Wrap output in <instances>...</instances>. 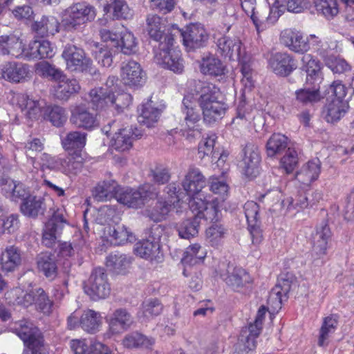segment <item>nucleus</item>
Wrapping results in <instances>:
<instances>
[{"instance_id":"29","label":"nucleus","mask_w":354,"mask_h":354,"mask_svg":"<svg viewBox=\"0 0 354 354\" xmlns=\"http://www.w3.org/2000/svg\"><path fill=\"white\" fill-rule=\"evenodd\" d=\"M182 111L185 115L184 122L181 124L183 129L192 131L194 133L198 132V122L201 119L200 114L192 107L189 96L184 97Z\"/></svg>"},{"instance_id":"7","label":"nucleus","mask_w":354,"mask_h":354,"mask_svg":"<svg viewBox=\"0 0 354 354\" xmlns=\"http://www.w3.org/2000/svg\"><path fill=\"white\" fill-rule=\"evenodd\" d=\"M85 292L93 300H98L107 297L111 292L107 274L104 268H95L85 286Z\"/></svg>"},{"instance_id":"62","label":"nucleus","mask_w":354,"mask_h":354,"mask_svg":"<svg viewBox=\"0 0 354 354\" xmlns=\"http://www.w3.org/2000/svg\"><path fill=\"white\" fill-rule=\"evenodd\" d=\"M162 304L158 299H149L142 304V317L147 320L153 319L159 315L162 310Z\"/></svg>"},{"instance_id":"6","label":"nucleus","mask_w":354,"mask_h":354,"mask_svg":"<svg viewBox=\"0 0 354 354\" xmlns=\"http://www.w3.org/2000/svg\"><path fill=\"white\" fill-rule=\"evenodd\" d=\"M161 231L159 225H154L150 228L147 238L135 245L136 254L151 261H161L163 257L160 245Z\"/></svg>"},{"instance_id":"59","label":"nucleus","mask_w":354,"mask_h":354,"mask_svg":"<svg viewBox=\"0 0 354 354\" xmlns=\"http://www.w3.org/2000/svg\"><path fill=\"white\" fill-rule=\"evenodd\" d=\"M37 72L44 77L57 82L64 77V73L62 70L50 64L48 62L43 61L37 65Z\"/></svg>"},{"instance_id":"13","label":"nucleus","mask_w":354,"mask_h":354,"mask_svg":"<svg viewBox=\"0 0 354 354\" xmlns=\"http://www.w3.org/2000/svg\"><path fill=\"white\" fill-rule=\"evenodd\" d=\"M281 41L295 53H304L310 49L308 39L304 38L302 33L296 30H284L281 33Z\"/></svg>"},{"instance_id":"1","label":"nucleus","mask_w":354,"mask_h":354,"mask_svg":"<svg viewBox=\"0 0 354 354\" xmlns=\"http://www.w3.org/2000/svg\"><path fill=\"white\" fill-rule=\"evenodd\" d=\"M96 17L94 6L86 2L73 3L62 12L61 25L67 32L79 30L83 25L91 22Z\"/></svg>"},{"instance_id":"53","label":"nucleus","mask_w":354,"mask_h":354,"mask_svg":"<svg viewBox=\"0 0 354 354\" xmlns=\"http://www.w3.org/2000/svg\"><path fill=\"white\" fill-rule=\"evenodd\" d=\"M92 55L104 67H109L113 62L111 50L104 45L97 42L92 44Z\"/></svg>"},{"instance_id":"44","label":"nucleus","mask_w":354,"mask_h":354,"mask_svg":"<svg viewBox=\"0 0 354 354\" xmlns=\"http://www.w3.org/2000/svg\"><path fill=\"white\" fill-rule=\"evenodd\" d=\"M153 344V339L148 338L138 332L127 334L122 339V345L130 349L140 347L149 348Z\"/></svg>"},{"instance_id":"64","label":"nucleus","mask_w":354,"mask_h":354,"mask_svg":"<svg viewBox=\"0 0 354 354\" xmlns=\"http://www.w3.org/2000/svg\"><path fill=\"white\" fill-rule=\"evenodd\" d=\"M45 115L46 118L55 127L63 125L67 119L65 110L59 106L48 107Z\"/></svg>"},{"instance_id":"51","label":"nucleus","mask_w":354,"mask_h":354,"mask_svg":"<svg viewBox=\"0 0 354 354\" xmlns=\"http://www.w3.org/2000/svg\"><path fill=\"white\" fill-rule=\"evenodd\" d=\"M1 189L6 197L10 198L12 201H16L18 199L24 201L28 196V192L24 185L20 183H16L13 180H6Z\"/></svg>"},{"instance_id":"11","label":"nucleus","mask_w":354,"mask_h":354,"mask_svg":"<svg viewBox=\"0 0 354 354\" xmlns=\"http://www.w3.org/2000/svg\"><path fill=\"white\" fill-rule=\"evenodd\" d=\"M181 185L188 196H195L205 187L206 179L198 168L189 167Z\"/></svg>"},{"instance_id":"5","label":"nucleus","mask_w":354,"mask_h":354,"mask_svg":"<svg viewBox=\"0 0 354 354\" xmlns=\"http://www.w3.org/2000/svg\"><path fill=\"white\" fill-rule=\"evenodd\" d=\"M66 68L71 71L88 73L92 76L97 73L93 67L92 60L86 56L84 50L71 44H67L62 54Z\"/></svg>"},{"instance_id":"37","label":"nucleus","mask_w":354,"mask_h":354,"mask_svg":"<svg viewBox=\"0 0 354 354\" xmlns=\"http://www.w3.org/2000/svg\"><path fill=\"white\" fill-rule=\"evenodd\" d=\"M22 262L21 250L15 246H10L6 249L1 256V267L6 272L14 271Z\"/></svg>"},{"instance_id":"45","label":"nucleus","mask_w":354,"mask_h":354,"mask_svg":"<svg viewBox=\"0 0 354 354\" xmlns=\"http://www.w3.org/2000/svg\"><path fill=\"white\" fill-rule=\"evenodd\" d=\"M199 104L213 102L221 100V93L218 87L209 82H203L198 91Z\"/></svg>"},{"instance_id":"24","label":"nucleus","mask_w":354,"mask_h":354,"mask_svg":"<svg viewBox=\"0 0 354 354\" xmlns=\"http://www.w3.org/2000/svg\"><path fill=\"white\" fill-rule=\"evenodd\" d=\"M70 120L76 127L85 129H91L97 124L95 115L84 106H75Z\"/></svg>"},{"instance_id":"50","label":"nucleus","mask_w":354,"mask_h":354,"mask_svg":"<svg viewBox=\"0 0 354 354\" xmlns=\"http://www.w3.org/2000/svg\"><path fill=\"white\" fill-rule=\"evenodd\" d=\"M172 200L159 198L154 207L149 211V216L156 222L165 219L169 212L174 207Z\"/></svg>"},{"instance_id":"33","label":"nucleus","mask_w":354,"mask_h":354,"mask_svg":"<svg viewBox=\"0 0 354 354\" xmlns=\"http://www.w3.org/2000/svg\"><path fill=\"white\" fill-rule=\"evenodd\" d=\"M37 265L39 272L46 277L53 279L57 274L55 257L49 252H42L37 257Z\"/></svg>"},{"instance_id":"55","label":"nucleus","mask_w":354,"mask_h":354,"mask_svg":"<svg viewBox=\"0 0 354 354\" xmlns=\"http://www.w3.org/2000/svg\"><path fill=\"white\" fill-rule=\"evenodd\" d=\"M217 136L215 133L207 134L203 138L198 145V155L201 158L212 156L216 158L218 153L214 150Z\"/></svg>"},{"instance_id":"25","label":"nucleus","mask_w":354,"mask_h":354,"mask_svg":"<svg viewBox=\"0 0 354 354\" xmlns=\"http://www.w3.org/2000/svg\"><path fill=\"white\" fill-rule=\"evenodd\" d=\"M20 209L25 216L37 218L44 215L46 209L45 200L40 196H28L23 201Z\"/></svg>"},{"instance_id":"63","label":"nucleus","mask_w":354,"mask_h":354,"mask_svg":"<svg viewBox=\"0 0 354 354\" xmlns=\"http://www.w3.org/2000/svg\"><path fill=\"white\" fill-rule=\"evenodd\" d=\"M243 209L248 226L261 223L260 207L257 203L252 201L246 202Z\"/></svg>"},{"instance_id":"54","label":"nucleus","mask_w":354,"mask_h":354,"mask_svg":"<svg viewBox=\"0 0 354 354\" xmlns=\"http://www.w3.org/2000/svg\"><path fill=\"white\" fill-rule=\"evenodd\" d=\"M269 6L264 3L263 5L256 6V10H253L250 15L253 24H254L258 32L263 30L266 27L268 21Z\"/></svg>"},{"instance_id":"35","label":"nucleus","mask_w":354,"mask_h":354,"mask_svg":"<svg viewBox=\"0 0 354 354\" xmlns=\"http://www.w3.org/2000/svg\"><path fill=\"white\" fill-rule=\"evenodd\" d=\"M79 323L84 330L93 334L99 331L102 323V317L100 313L88 309L82 314Z\"/></svg>"},{"instance_id":"31","label":"nucleus","mask_w":354,"mask_h":354,"mask_svg":"<svg viewBox=\"0 0 354 354\" xmlns=\"http://www.w3.org/2000/svg\"><path fill=\"white\" fill-rule=\"evenodd\" d=\"M132 263V258L124 254L111 253L106 257V266L113 272L118 274H125Z\"/></svg>"},{"instance_id":"43","label":"nucleus","mask_w":354,"mask_h":354,"mask_svg":"<svg viewBox=\"0 0 354 354\" xmlns=\"http://www.w3.org/2000/svg\"><path fill=\"white\" fill-rule=\"evenodd\" d=\"M199 227L200 221L194 215L192 218L180 222L177 225V231L180 238L189 239L198 235Z\"/></svg>"},{"instance_id":"26","label":"nucleus","mask_w":354,"mask_h":354,"mask_svg":"<svg viewBox=\"0 0 354 354\" xmlns=\"http://www.w3.org/2000/svg\"><path fill=\"white\" fill-rule=\"evenodd\" d=\"M59 22L53 16H44L40 20L32 24V30L39 37H45L50 35H54L59 32Z\"/></svg>"},{"instance_id":"49","label":"nucleus","mask_w":354,"mask_h":354,"mask_svg":"<svg viewBox=\"0 0 354 354\" xmlns=\"http://www.w3.org/2000/svg\"><path fill=\"white\" fill-rule=\"evenodd\" d=\"M329 100V99H328ZM348 104L346 101L330 100L327 105L326 119L328 122H336L344 115Z\"/></svg>"},{"instance_id":"30","label":"nucleus","mask_w":354,"mask_h":354,"mask_svg":"<svg viewBox=\"0 0 354 354\" xmlns=\"http://www.w3.org/2000/svg\"><path fill=\"white\" fill-rule=\"evenodd\" d=\"M204 122L212 124L220 120L225 114L227 105L221 100L200 104Z\"/></svg>"},{"instance_id":"34","label":"nucleus","mask_w":354,"mask_h":354,"mask_svg":"<svg viewBox=\"0 0 354 354\" xmlns=\"http://www.w3.org/2000/svg\"><path fill=\"white\" fill-rule=\"evenodd\" d=\"M241 42L239 38L223 36L217 40V46L222 55L229 59L239 57L241 53Z\"/></svg>"},{"instance_id":"12","label":"nucleus","mask_w":354,"mask_h":354,"mask_svg":"<svg viewBox=\"0 0 354 354\" xmlns=\"http://www.w3.org/2000/svg\"><path fill=\"white\" fill-rule=\"evenodd\" d=\"M29 66L21 62H8L0 68V77L18 83L29 77Z\"/></svg>"},{"instance_id":"40","label":"nucleus","mask_w":354,"mask_h":354,"mask_svg":"<svg viewBox=\"0 0 354 354\" xmlns=\"http://www.w3.org/2000/svg\"><path fill=\"white\" fill-rule=\"evenodd\" d=\"M288 138L281 133H274L268 139L266 143V153L268 156L274 157L281 154L289 147Z\"/></svg>"},{"instance_id":"22","label":"nucleus","mask_w":354,"mask_h":354,"mask_svg":"<svg viewBox=\"0 0 354 354\" xmlns=\"http://www.w3.org/2000/svg\"><path fill=\"white\" fill-rule=\"evenodd\" d=\"M80 86L76 79H70L64 74L54 86V95L60 100H68L72 95L77 93Z\"/></svg>"},{"instance_id":"36","label":"nucleus","mask_w":354,"mask_h":354,"mask_svg":"<svg viewBox=\"0 0 354 354\" xmlns=\"http://www.w3.org/2000/svg\"><path fill=\"white\" fill-rule=\"evenodd\" d=\"M104 10L106 12H111L114 19H129L134 14L124 0H110Z\"/></svg>"},{"instance_id":"27","label":"nucleus","mask_w":354,"mask_h":354,"mask_svg":"<svg viewBox=\"0 0 354 354\" xmlns=\"http://www.w3.org/2000/svg\"><path fill=\"white\" fill-rule=\"evenodd\" d=\"M320 172L321 161L319 158H314L303 165L297 172L296 178L304 185H309L318 178Z\"/></svg>"},{"instance_id":"21","label":"nucleus","mask_w":354,"mask_h":354,"mask_svg":"<svg viewBox=\"0 0 354 354\" xmlns=\"http://www.w3.org/2000/svg\"><path fill=\"white\" fill-rule=\"evenodd\" d=\"M12 103L16 104L25 112L30 119H36L40 114L41 106L39 101L29 98L24 93H15L11 99Z\"/></svg>"},{"instance_id":"20","label":"nucleus","mask_w":354,"mask_h":354,"mask_svg":"<svg viewBox=\"0 0 354 354\" xmlns=\"http://www.w3.org/2000/svg\"><path fill=\"white\" fill-rule=\"evenodd\" d=\"M141 136V132L137 129L136 131L132 129H122L114 134L111 140V145L116 151H126L131 148L133 138H139Z\"/></svg>"},{"instance_id":"47","label":"nucleus","mask_w":354,"mask_h":354,"mask_svg":"<svg viewBox=\"0 0 354 354\" xmlns=\"http://www.w3.org/2000/svg\"><path fill=\"white\" fill-rule=\"evenodd\" d=\"M33 304L35 305L37 310L46 315H50L52 313L53 301L43 288H33Z\"/></svg>"},{"instance_id":"32","label":"nucleus","mask_w":354,"mask_h":354,"mask_svg":"<svg viewBox=\"0 0 354 354\" xmlns=\"http://www.w3.org/2000/svg\"><path fill=\"white\" fill-rule=\"evenodd\" d=\"M147 30L149 35L154 41H165V37L171 35L165 32V26L162 23V19L156 15H148L146 19Z\"/></svg>"},{"instance_id":"19","label":"nucleus","mask_w":354,"mask_h":354,"mask_svg":"<svg viewBox=\"0 0 354 354\" xmlns=\"http://www.w3.org/2000/svg\"><path fill=\"white\" fill-rule=\"evenodd\" d=\"M12 329L24 342V345L37 341L40 342L44 340L39 328L30 321L21 320L17 322Z\"/></svg>"},{"instance_id":"48","label":"nucleus","mask_w":354,"mask_h":354,"mask_svg":"<svg viewBox=\"0 0 354 354\" xmlns=\"http://www.w3.org/2000/svg\"><path fill=\"white\" fill-rule=\"evenodd\" d=\"M337 318L335 315L328 316L324 318L322 324L318 338V345L324 346L328 344L330 335L335 333L337 326Z\"/></svg>"},{"instance_id":"52","label":"nucleus","mask_w":354,"mask_h":354,"mask_svg":"<svg viewBox=\"0 0 354 354\" xmlns=\"http://www.w3.org/2000/svg\"><path fill=\"white\" fill-rule=\"evenodd\" d=\"M85 133L72 131L62 139V145L65 150L82 149L86 144Z\"/></svg>"},{"instance_id":"57","label":"nucleus","mask_w":354,"mask_h":354,"mask_svg":"<svg viewBox=\"0 0 354 354\" xmlns=\"http://www.w3.org/2000/svg\"><path fill=\"white\" fill-rule=\"evenodd\" d=\"M119 44L121 52L124 55H131L137 51L136 38L129 31H124L119 35Z\"/></svg>"},{"instance_id":"17","label":"nucleus","mask_w":354,"mask_h":354,"mask_svg":"<svg viewBox=\"0 0 354 354\" xmlns=\"http://www.w3.org/2000/svg\"><path fill=\"white\" fill-rule=\"evenodd\" d=\"M121 77L124 84L130 86H140L145 82V73L139 63L129 61L121 68Z\"/></svg>"},{"instance_id":"38","label":"nucleus","mask_w":354,"mask_h":354,"mask_svg":"<svg viewBox=\"0 0 354 354\" xmlns=\"http://www.w3.org/2000/svg\"><path fill=\"white\" fill-rule=\"evenodd\" d=\"M228 274L225 278L226 283L234 290L238 291L241 288L251 281L250 277L241 268L228 266Z\"/></svg>"},{"instance_id":"61","label":"nucleus","mask_w":354,"mask_h":354,"mask_svg":"<svg viewBox=\"0 0 354 354\" xmlns=\"http://www.w3.org/2000/svg\"><path fill=\"white\" fill-rule=\"evenodd\" d=\"M297 151L292 147H288L280 160V166L286 174L292 173L298 165Z\"/></svg>"},{"instance_id":"2","label":"nucleus","mask_w":354,"mask_h":354,"mask_svg":"<svg viewBox=\"0 0 354 354\" xmlns=\"http://www.w3.org/2000/svg\"><path fill=\"white\" fill-rule=\"evenodd\" d=\"M91 102L96 109L111 107L118 113L127 107L131 102L132 97L127 93H119L116 96L107 87L95 88L89 93Z\"/></svg>"},{"instance_id":"3","label":"nucleus","mask_w":354,"mask_h":354,"mask_svg":"<svg viewBox=\"0 0 354 354\" xmlns=\"http://www.w3.org/2000/svg\"><path fill=\"white\" fill-rule=\"evenodd\" d=\"M174 37L169 35L165 41L158 44V48L154 50L155 62L163 68L169 69L176 73H181L184 70L183 59L179 50L172 48Z\"/></svg>"},{"instance_id":"28","label":"nucleus","mask_w":354,"mask_h":354,"mask_svg":"<svg viewBox=\"0 0 354 354\" xmlns=\"http://www.w3.org/2000/svg\"><path fill=\"white\" fill-rule=\"evenodd\" d=\"M119 186L116 181L107 180L99 182L92 190V196L97 201H107L113 197L115 198L119 191Z\"/></svg>"},{"instance_id":"39","label":"nucleus","mask_w":354,"mask_h":354,"mask_svg":"<svg viewBox=\"0 0 354 354\" xmlns=\"http://www.w3.org/2000/svg\"><path fill=\"white\" fill-rule=\"evenodd\" d=\"M138 122L147 127H151L156 123L160 115V111L152 105L151 101L143 104L138 109Z\"/></svg>"},{"instance_id":"9","label":"nucleus","mask_w":354,"mask_h":354,"mask_svg":"<svg viewBox=\"0 0 354 354\" xmlns=\"http://www.w3.org/2000/svg\"><path fill=\"white\" fill-rule=\"evenodd\" d=\"M183 44L189 50H194L205 46L209 35L204 27L198 24H191L180 33Z\"/></svg>"},{"instance_id":"14","label":"nucleus","mask_w":354,"mask_h":354,"mask_svg":"<svg viewBox=\"0 0 354 354\" xmlns=\"http://www.w3.org/2000/svg\"><path fill=\"white\" fill-rule=\"evenodd\" d=\"M260 156L258 147L252 143H247L243 149L241 167L248 177H254L258 173Z\"/></svg>"},{"instance_id":"46","label":"nucleus","mask_w":354,"mask_h":354,"mask_svg":"<svg viewBox=\"0 0 354 354\" xmlns=\"http://www.w3.org/2000/svg\"><path fill=\"white\" fill-rule=\"evenodd\" d=\"M315 8L318 15L330 20L339 13L337 0H314Z\"/></svg>"},{"instance_id":"58","label":"nucleus","mask_w":354,"mask_h":354,"mask_svg":"<svg viewBox=\"0 0 354 354\" xmlns=\"http://www.w3.org/2000/svg\"><path fill=\"white\" fill-rule=\"evenodd\" d=\"M297 100L304 104H314L318 102L322 99V95L319 88H304L297 90L295 92Z\"/></svg>"},{"instance_id":"23","label":"nucleus","mask_w":354,"mask_h":354,"mask_svg":"<svg viewBox=\"0 0 354 354\" xmlns=\"http://www.w3.org/2000/svg\"><path fill=\"white\" fill-rule=\"evenodd\" d=\"M201 72L211 77H222L225 74L226 67L216 55L207 54L204 55L200 64Z\"/></svg>"},{"instance_id":"56","label":"nucleus","mask_w":354,"mask_h":354,"mask_svg":"<svg viewBox=\"0 0 354 354\" xmlns=\"http://www.w3.org/2000/svg\"><path fill=\"white\" fill-rule=\"evenodd\" d=\"M207 252L204 248L198 243L189 245L185 252L183 261L185 263L194 265L200 263L206 257Z\"/></svg>"},{"instance_id":"16","label":"nucleus","mask_w":354,"mask_h":354,"mask_svg":"<svg viewBox=\"0 0 354 354\" xmlns=\"http://www.w3.org/2000/svg\"><path fill=\"white\" fill-rule=\"evenodd\" d=\"M331 236L332 232L327 221H324L316 227L315 232L313 235V252L318 258L326 254Z\"/></svg>"},{"instance_id":"60","label":"nucleus","mask_w":354,"mask_h":354,"mask_svg":"<svg viewBox=\"0 0 354 354\" xmlns=\"http://www.w3.org/2000/svg\"><path fill=\"white\" fill-rule=\"evenodd\" d=\"M302 69L307 73V77L316 79L321 73L319 62L310 54H304L301 57Z\"/></svg>"},{"instance_id":"4","label":"nucleus","mask_w":354,"mask_h":354,"mask_svg":"<svg viewBox=\"0 0 354 354\" xmlns=\"http://www.w3.org/2000/svg\"><path fill=\"white\" fill-rule=\"evenodd\" d=\"M158 191L151 184H144L138 189L120 188L115 199L121 204L131 208H140L150 200L158 196Z\"/></svg>"},{"instance_id":"8","label":"nucleus","mask_w":354,"mask_h":354,"mask_svg":"<svg viewBox=\"0 0 354 354\" xmlns=\"http://www.w3.org/2000/svg\"><path fill=\"white\" fill-rule=\"evenodd\" d=\"M66 211L63 208H57L53 211L51 218L46 223L42 236V243L48 248H53L57 240L58 236L67 223Z\"/></svg>"},{"instance_id":"42","label":"nucleus","mask_w":354,"mask_h":354,"mask_svg":"<svg viewBox=\"0 0 354 354\" xmlns=\"http://www.w3.org/2000/svg\"><path fill=\"white\" fill-rule=\"evenodd\" d=\"M30 55H26L32 59L50 58L53 56V48L47 40L33 41L29 45Z\"/></svg>"},{"instance_id":"15","label":"nucleus","mask_w":354,"mask_h":354,"mask_svg":"<svg viewBox=\"0 0 354 354\" xmlns=\"http://www.w3.org/2000/svg\"><path fill=\"white\" fill-rule=\"evenodd\" d=\"M269 66L277 75L288 76L297 68L296 63L291 55L286 53H276L269 59Z\"/></svg>"},{"instance_id":"10","label":"nucleus","mask_w":354,"mask_h":354,"mask_svg":"<svg viewBox=\"0 0 354 354\" xmlns=\"http://www.w3.org/2000/svg\"><path fill=\"white\" fill-rule=\"evenodd\" d=\"M25 44L20 34L10 32L0 35V55L19 58L24 55Z\"/></svg>"},{"instance_id":"18","label":"nucleus","mask_w":354,"mask_h":354,"mask_svg":"<svg viewBox=\"0 0 354 354\" xmlns=\"http://www.w3.org/2000/svg\"><path fill=\"white\" fill-rule=\"evenodd\" d=\"M107 322L109 324V331L106 334L108 337L127 330L133 322L131 315L124 308L115 310Z\"/></svg>"},{"instance_id":"41","label":"nucleus","mask_w":354,"mask_h":354,"mask_svg":"<svg viewBox=\"0 0 354 354\" xmlns=\"http://www.w3.org/2000/svg\"><path fill=\"white\" fill-rule=\"evenodd\" d=\"M6 295V299L13 305H19L27 308L34 303L33 289L27 292L16 288L8 292Z\"/></svg>"}]
</instances>
